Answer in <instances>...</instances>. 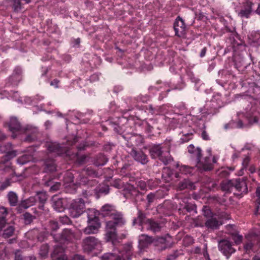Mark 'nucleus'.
Listing matches in <instances>:
<instances>
[{"mask_svg": "<svg viewBox=\"0 0 260 260\" xmlns=\"http://www.w3.org/2000/svg\"><path fill=\"white\" fill-rule=\"evenodd\" d=\"M101 213L103 216H109L111 220L106 222V240L114 243L116 239V227L121 226L125 223L123 215L117 211L114 207L109 204L103 206L101 209Z\"/></svg>", "mask_w": 260, "mask_h": 260, "instance_id": "obj_1", "label": "nucleus"}, {"mask_svg": "<svg viewBox=\"0 0 260 260\" xmlns=\"http://www.w3.org/2000/svg\"><path fill=\"white\" fill-rule=\"evenodd\" d=\"M150 153L152 158L158 157L165 165L172 160V157L170 154V148L160 144L153 146L150 149Z\"/></svg>", "mask_w": 260, "mask_h": 260, "instance_id": "obj_2", "label": "nucleus"}, {"mask_svg": "<svg viewBox=\"0 0 260 260\" xmlns=\"http://www.w3.org/2000/svg\"><path fill=\"white\" fill-rule=\"evenodd\" d=\"M132 246L131 244H126L122 246L120 249L122 250L117 253L116 250L114 253H108L103 255L102 260H129L132 255Z\"/></svg>", "mask_w": 260, "mask_h": 260, "instance_id": "obj_3", "label": "nucleus"}, {"mask_svg": "<svg viewBox=\"0 0 260 260\" xmlns=\"http://www.w3.org/2000/svg\"><path fill=\"white\" fill-rule=\"evenodd\" d=\"M87 215L88 226L83 229V232L86 235L95 234L101 226L98 214L94 210H88Z\"/></svg>", "mask_w": 260, "mask_h": 260, "instance_id": "obj_4", "label": "nucleus"}, {"mask_svg": "<svg viewBox=\"0 0 260 260\" xmlns=\"http://www.w3.org/2000/svg\"><path fill=\"white\" fill-rule=\"evenodd\" d=\"M224 34L228 33V39L232 45L234 52L242 51L245 49L244 42L239 39V35L236 31L235 28H230L228 26L225 27Z\"/></svg>", "mask_w": 260, "mask_h": 260, "instance_id": "obj_5", "label": "nucleus"}, {"mask_svg": "<svg viewBox=\"0 0 260 260\" xmlns=\"http://www.w3.org/2000/svg\"><path fill=\"white\" fill-rule=\"evenodd\" d=\"M246 241L244 245V249L247 253L253 250V247L256 244L259 247L260 232L253 231L249 232L245 236Z\"/></svg>", "mask_w": 260, "mask_h": 260, "instance_id": "obj_6", "label": "nucleus"}, {"mask_svg": "<svg viewBox=\"0 0 260 260\" xmlns=\"http://www.w3.org/2000/svg\"><path fill=\"white\" fill-rule=\"evenodd\" d=\"M208 156L201 158L197 162L196 166L200 171H210L213 168V163H216L217 158L215 156H213L212 160V154L211 150L209 149Z\"/></svg>", "mask_w": 260, "mask_h": 260, "instance_id": "obj_7", "label": "nucleus"}, {"mask_svg": "<svg viewBox=\"0 0 260 260\" xmlns=\"http://www.w3.org/2000/svg\"><path fill=\"white\" fill-rule=\"evenodd\" d=\"M85 209V202L81 199H77L73 201L69 209L70 215L73 218L80 216L84 212Z\"/></svg>", "mask_w": 260, "mask_h": 260, "instance_id": "obj_8", "label": "nucleus"}, {"mask_svg": "<svg viewBox=\"0 0 260 260\" xmlns=\"http://www.w3.org/2000/svg\"><path fill=\"white\" fill-rule=\"evenodd\" d=\"M82 247L84 251L89 252L95 249L101 250L102 244L95 237L88 236L83 240Z\"/></svg>", "mask_w": 260, "mask_h": 260, "instance_id": "obj_9", "label": "nucleus"}, {"mask_svg": "<svg viewBox=\"0 0 260 260\" xmlns=\"http://www.w3.org/2000/svg\"><path fill=\"white\" fill-rule=\"evenodd\" d=\"M32 0H5L7 6L11 9L15 13H19L22 12L24 8V5L29 4Z\"/></svg>", "mask_w": 260, "mask_h": 260, "instance_id": "obj_10", "label": "nucleus"}, {"mask_svg": "<svg viewBox=\"0 0 260 260\" xmlns=\"http://www.w3.org/2000/svg\"><path fill=\"white\" fill-rule=\"evenodd\" d=\"M153 244L157 247L159 250H164L172 246L173 240L170 235H166L165 236L154 239Z\"/></svg>", "mask_w": 260, "mask_h": 260, "instance_id": "obj_11", "label": "nucleus"}, {"mask_svg": "<svg viewBox=\"0 0 260 260\" xmlns=\"http://www.w3.org/2000/svg\"><path fill=\"white\" fill-rule=\"evenodd\" d=\"M174 29L175 35L179 37H183L185 34L186 25L183 19L178 16L174 23Z\"/></svg>", "mask_w": 260, "mask_h": 260, "instance_id": "obj_12", "label": "nucleus"}, {"mask_svg": "<svg viewBox=\"0 0 260 260\" xmlns=\"http://www.w3.org/2000/svg\"><path fill=\"white\" fill-rule=\"evenodd\" d=\"M218 248L226 256L231 255L235 251L232 243L226 240H222L219 242Z\"/></svg>", "mask_w": 260, "mask_h": 260, "instance_id": "obj_13", "label": "nucleus"}, {"mask_svg": "<svg viewBox=\"0 0 260 260\" xmlns=\"http://www.w3.org/2000/svg\"><path fill=\"white\" fill-rule=\"evenodd\" d=\"M130 154L136 161L142 164H146L148 161L147 156L141 150L133 149Z\"/></svg>", "mask_w": 260, "mask_h": 260, "instance_id": "obj_14", "label": "nucleus"}, {"mask_svg": "<svg viewBox=\"0 0 260 260\" xmlns=\"http://www.w3.org/2000/svg\"><path fill=\"white\" fill-rule=\"evenodd\" d=\"M254 5L253 2L247 1L243 8H242L239 13V15L242 18H249L252 12V7Z\"/></svg>", "mask_w": 260, "mask_h": 260, "instance_id": "obj_15", "label": "nucleus"}, {"mask_svg": "<svg viewBox=\"0 0 260 260\" xmlns=\"http://www.w3.org/2000/svg\"><path fill=\"white\" fill-rule=\"evenodd\" d=\"M0 151L6 153L5 156L7 159H10L16 156V151L13 150L11 143L2 145L0 147Z\"/></svg>", "mask_w": 260, "mask_h": 260, "instance_id": "obj_16", "label": "nucleus"}, {"mask_svg": "<svg viewBox=\"0 0 260 260\" xmlns=\"http://www.w3.org/2000/svg\"><path fill=\"white\" fill-rule=\"evenodd\" d=\"M9 128L12 133V136L13 138H15L17 136V134L21 131V125L16 118H12L10 119V121L9 124Z\"/></svg>", "mask_w": 260, "mask_h": 260, "instance_id": "obj_17", "label": "nucleus"}, {"mask_svg": "<svg viewBox=\"0 0 260 260\" xmlns=\"http://www.w3.org/2000/svg\"><path fill=\"white\" fill-rule=\"evenodd\" d=\"M52 260H68L67 256L64 254L63 248L60 246L54 247L53 252L51 254Z\"/></svg>", "mask_w": 260, "mask_h": 260, "instance_id": "obj_18", "label": "nucleus"}, {"mask_svg": "<svg viewBox=\"0 0 260 260\" xmlns=\"http://www.w3.org/2000/svg\"><path fill=\"white\" fill-rule=\"evenodd\" d=\"M234 188L241 192L246 193L247 192V187L245 180L242 178H238L234 180Z\"/></svg>", "mask_w": 260, "mask_h": 260, "instance_id": "obj_19", "label": "nucleus"}, {"mask_svg": "<svg viewBox=\"0 0 260 260\" xmlns=\"http://www.w3.org/2000/svg\"><path fill=\"white\" fill-rule=\"evenodd\" d=\"M46 147L50 152L55 153L58 155L61 154L64 151L59 144L56 142H47Z\"/></svg>", "mask_w": 260, "mask_h": 260, "instance_id": "obj_20", "label": "nucleus"}, {"mask_svg": "<svg viewBox=\"0 0 260 260\" xmlns=\"http://www.w3.org/2000/svg\"><path fill=\"white\" fill-rule=\"evenodd\" d=\"M146 225L148 230L152 231L154 233H156L160 231L161 226L160 224L151 219H148L146 221Z\"/></svg>", "mask_w": 260, "mask_h": 260, "instance_id": "obj_21", "label": "nucleus"}, {"mask_svg": "<svg viewBox=\"0 0 260 260\" xmlns=\"http://www.w3.org/2000/svg\"><path fill=\"white\" fill-rule=\"evenodd\" d=\"M139 241L140 245L142 247H146L151 243L153 244L154 239L147 235L143 234L139 236Z\"/></svg>", "mask_w": 260, "mask_h": 260, "instance_id": "obj_22", "label": "nucleus"}, {"mask_svg": "<svg viewBox=\"0 0 260 260\" xmlns=\"http://www.w3.org/2000/svg\"><path fill=\"white\" fill-rule=\"evenodd\" d=\"M148 219H146L145 214L142 212L141 210H139L138 212V216L135 218L133 220V225L139 224V225L142 226L143 224L146 225V221Z\"/></svg>", "mask_w": 260, "mask_h": 260, "instance_id": "obj_23", "label": "nucleus"}, {"mask_svg": "<svg viewBox=\"0 0 260 260\" xmlns=\"http://www.w3.org/2000/svg\"><path fill=\"white\" fill-rule=\"evenodd\" d=\"M8 213V210L6 208L0 206V230L3 229L7 223L6 218Z\"/></svg>", "mask_w": 260, "mask_h": 260, "instance_id": "obj_24", "label": "nucleus"}, {"mask_svg": "<svg viewBox=\"0 0 260 260\" xmlns=\"http://www.w3.org/2000/svg\"><path fill=\"white\" fill-rule=\"evenodd\" d=\"M52 206L53 208L57 212H62L64 209L63 200L61 199H54Z\"/></svg>", "mask_w": 260, "mask_h": 260, "instance_id": "obj_25", "label": "nucleus"}, {"mask_svg": "<svg viewBox=\"0 0 260 260\" xmlns=\"http://www.w3.org/2000/svg\"><path fill=\"white\" fill-rule=\"evenodd\" d=\"M222 223L215 218L209 219L205 222V225L209 228L212 229H217Z\"/></svg>", "mask_w": 260, "mask_h": 260, "instance_id": "obj_26", "label": "nucleus"}, {"mask_svg": "<svg viewBox=\"0 0 260 260\" xmlns=\"http://www.w3.org/2000/svg\"><path fill=\"white\" fill-rule=\"evenodd\" d=\"M15 228L13 225H8L6 229H4L2 236L4 238H9L15 234Z\"/></svg>", "mask_w": 260, "mask_h": 260, "instance_id": "obj_27", "label": "nucleus"}, {"mask_svg": "<svg viewBox=\"0 0 260 260\" xmlns=\"http://www.w3.org/2000/svg\"><path fill=\"white\" fill-rule=\"evenodd\" d=\"M234 180H224L221 183V187L223 190L230 191L234 187Z\"/></svg>", "mask_w": 260, "mask_h": 260, "instance_id": "obj_28", "label": "nucleus"}, {"mask_svg": "<svg viewBox=\"0 0 260 260\" xmlns=\"http://www.w3.org/2000/svg\"><path fill=\"white\" fill-rule=\"evenodd\" d=\"M61 237L67 241H72L75 238V235L71 230L65 229L61 234Z\"/></svg>", "mask_w": 260, "mask_h": 260, "instance_id": "obj_29", "label": "nucleus"}, {"mask_svg": "<svg viewBox=\"0 0 260 260\" xmlns=\"http://www.w3.org/2000/svg\"><path fill=\"white\" fill-rule=\"evenodd\" d=\"M36 199L34 197H31L29 198L28 199L23 201L20 206L21 207L24 208L25 209H27L29 207H31L35 204L36 203Z\"/></svg>", "mask_w": 260, "mask_h": 260, "instance_id": "obj_30", "label": "nucleus"}, {"mask_svg": "<svg viewBox=\"0 0 260 260\" xmlns=\"http://www.w3.org/2000/svg\"><path fill=\"white\" fill-rule=\"evenodd\" d=\"M8 198L11 206H15L17 204L18 197L15 192H10L8 194Z\"/></svg>", "mask_w": 260, "mask_h": 260, "instance_id": "obj_31", "label": "nucleus"}, {"mask_svg": "<svg viewBox=\"0 0 260 260\" xmlns=\"http://www.w3.org/2000/svg\"><path fill=\"white\" fill-rule=\"evenodd\" d=\"M250 39L257 45H260V30L252 31L250 35Z\"/></svg>", "mask_w": 260, "mask_h": 260, "instance_id": "obj_32", "label": "nucleus"}, {"mask_svg": "<svg viewBox=\"0 0 260 260\" xmlns=\"http://www.w3.org/2000/svg\"><path fill=\"white\" fill-rule=\"evenodd\" d=\"M49 246L48 244H43L40 248L39 255L42 258H45L48 255Z\"/></svg>", "mask_w": 260, "mask_h": 260, "instance_id": "obj_33", "label": "nucleus"}, {"mask_svg": "<svg viewBox=\"0 0 260 260\" xmlns=\"http://www.w3.org/2000/svg\"><path fill=\"white\" fill-rule=\"evenodd\" d=\"M191 186V183L187 179H184L178 184V188L180 190H183L187 188H190Z\"/></svg>", "mask_w": 260, "mask_h": 260, "instance_id": "obj_34", "label": "nucleus"}, {"mask_svg": "<svg viewBox=\"0 0 260 260\" xmlns=\"http://www.w3.org/2000/svg\"><path fill=\"white\" fill-rule=\"evenodd\" d=\"M192 168L185 165L181 166L179 168V172L182 174H190L192 173Z\"/></svg>", "mask_w": 260, "mask_h": 260, "instance_id": "obj_35", "label": "nucleus"}, {"mask_svg": "<svg viewBox=\"0 0 260 260\" xmlns=\"http://www.w3.org/2000/svg\"><path fill=\"white\" fill-rule=\"evenodd\" d=\"M107 161L108 159L104 155L100 154L99 155L96 159L95 164L98 166H103L107 162Z\"/></svg>", "mask_w": 260, "mask_h": 260, "instance_id": "obj_36", "label": "nucleus"}, {"mask_svg": "<svg viewBox=\"0 0 260 260\" xmlns=\"http://www.w3.org/2000/svg\"><path fill=\"white\" fill-rule=\"evenodd\" d=\"M46 171L53 172L56 170V165L53 161L46 162L45 165Z\"/></svg>", "mask_w": 260, "mask_h": 260, "instance_id": "obj_37", "label": "nucleus"}, {"mask_svg": "<svg viewBox=\"0 0 260 260\" xmlns=\"http://www.w3.org/2000/svg\"><path fill=\"white\" fill-rule=\"evenodd\" d=\"M37 196L40 202L42 204H44L47 199L46 193L43 192L38 193Z\"/></svg>", "mask_w": 260, "mask_h": 260, "instance_id": "obj_38", "label": "nucleus"}, {"mask_svg": "<svg viewBox=\"0 0 260 260\" xmlns=\"http://www.w3.org/2000/svg\"><path fill=\"white\" fill-rule=\"evenodd\" d=\"M64 181L68 183L74 181V176L71 172H67L64 177Z\"/></svg>", "mask_w": 260, "mask_h": 260, "instance_id": "obj_39", "label": "nucleus"}, {"mask_svg": "<svg viewBox=\"0 0 260 260\" xmlns=\"http://www.w3.org/2000/svg\"><path fill=\"white\" fill-rule=\"evenodd\" d=\"M188 152L190 154H194V152H197L196 153L199 155L200 154V148L197 147L195 148L194 146L191 144L188 147Z\"/></svg>", "mask_w": 260, "mask_h": 260, "instance_id": "obj_40", "label": "nucleus"}, {"mask_svg": "<svg viewBox=\"0 0 260 260\" xmlns=\"http://www.w3.org/2000/svg\"><path fill=\"white\" fill-rule=\"evenodd\" d=\"M24 219L25 224H30L34 219V217L30 214L26 213L24 214Z\"/></svg>", "mask_w": 260, "mask_h": 260, "instance_id": "obj_41", "label": "nucleus"}, {"mask_svg": "<svg viewBox=\"0 0 260 260\" xmlns=\"http://www.w3.org/2000/svg\"><path fill=\"white\" fill-rule=\"evenodd\" d=\"M232 239L236 244H239L242 241V236L239 234H235L232 236Z\"/></svg>", "mask_w": 260, "mask_h": 260, "instance_id": "obj_42", "label": "nucleus"}, {"mask_svg": "<svg viewBox=\"0 0 260 260\" xmlns=\"http://www.w3.org/2000/svg\"><path fill=\"white\" fill-rule=\"evenodd\" d=\"M83 175H87L88 176L94 175L95 174L94 171L90 168H87L82 172Z\"/></svg>", "mask_w": 260, "mask_h": 260, "instance_id": "obj_43", "label": "nucleus"}, {"mask_svg": "<svg viewBox=\"0 0 260 260\" xmlns=\"http://www.w3.org/2000/svg\"><path fill=\"white\" fill-rule=\"evenodd\" d=\"M49 226H50V228L52 231H56L57 229H58V223L56 221H50L49 222Z\"/></svg>", "mask_w": 260, "mask_h": 260, "instance_id": "obj_44", "label": "nucleus"}, {"mask_svg": "<svg viewBox=\"0 0 260 260\" xmlns=\"http://www.w3.org/2000/svg\"><path fill=\"white\" fill-rule=\"evenodd\" d=\"M59 221L62 224H69L70 222V218L67 216H63L59 218Z\"/></svg>", "mask_w": 260, "mask_h": 260, "instance_id": "obj_45", "label": "nucleus"}, {"mask_svg": "<svg viewBox=\"0 0 260 260\" xmlns=\"http://www.w3.org/2000/svg\"><path fill=\"white\" fill-rule=\"evenodd\" d=\"M192 135L191 133H187L183 135V137L181 138V140L183 142H187L188 140L192 139Z\"/></svg>", "mask_w": 260, "mask_h": 260, "instance_id": "obj_46", "label": "nucleus"}, {"mask_svg": "<svg viewBox=\"0 0 260 260\" xmlns=\"http://www.w3.org/2000/svg\"><path fill=\"white\" fill-rule=\"evenodd\" d=\"M166 175H168L169 177H171L172 175L171 170L168 168H166L164 169L162 176L165 177Z\"/></svg>", "mask_w": 260, "mask_h": 260, "instance_id": "obj_47", "label": "nucleus"}, {"mask_svg": "<svg viewBox=\"0 0 260 260\" xmlns=\"http://www.w3.org/2000/svg\"><path fill=\"white\" fill-rule=\"evenodd\" d=\"M155 197V195L153 193H150L147 196V199L149 204H150L154 201Z\"/></svg>", "mask_w": 260, "mask_h": 260, "instance_id": "obj_48", "label": "nucleus"}, {"mask_svg": "<svg viewBox=\"0 0 260 260\" xmlns=\"http://www.w3.org/2000/svg\"><path fill=\"white\" fill-rule=\"evenodd\" d=\"M27 157L26 155H23L20 158L18 159V162L20 164H25L28 160H26Z\"/></svg>", "mask_w": 260, "mask_h": 260, "instance_id": "obj_49", "label": "nucleus"}, {"mask_svg": "<svg viewBox=\"0 0 260 260\" xmlns=\"http://www.w3.org/2000/svg\"><path fill=\"white\" fill-rule=\"evenodd\" d=\"M138 186L142 190H144L146 188V183L144 181H139Z\"/></svg>", "mask_w": 260, "mask_h": 260, "instance_id": "obj_50", "label": "nucleus"}, {"mask_svg": "<svg viewBox=\"0 0 260 260\" xmlns=\"http://www.w3.org/2000/svg\"><path fill=\"white\" fill-rule=\"evenodd\" d=\"M255 193L257 198L256 201L258 204H260V186L256 188Z\"/></svg>", "mask_w": 260, "mask_h": 260, "instance_id": "obj_51", "label": "nucleus"}, {"mask_svg": "<svg viewBox=\"0 0 260 260\" xmlns=\"http://www.w3.org/2000/svg\"><path fill=\"white\" fill-rule=\"evenodd\" d=\"M36 138V137L34 135H33L32 136L28 135L25 138V141L26 142H31L35 141Z\"/></svg>", "mask_w": 260, "mask_h": 260, "instance_id": "obj_52", "label": "nucleus"}, {"mask_svg": "<svg viewBox=\"0 0 260 260\" xmlns=\"http://www.w3.org/2000/svg\"><path fill=\"white\" fill-rule=\"evenodd\" d=\"M202 150L200 148V154L199 155H198L196 153L197 152H194V154H191L192 155V156L193 157H196V159H197V162L199 160V159H200L201 158V156H202Z\"/></svg>", "mask_w": 260, "mask_h": 260, "instance_id": "obj_53", "label": "nucleus"}, {"mask_svg": "<svg viewBox=\"0 0 260 260\" xmlns=\"http://www.w3.org/2000/svg\"><path fill=\"white\" fill-rule=\"evenodd\" d=\"M10 185V181L9 180H7L5 182H4L2 184L1 186V188L2 189H4L6 188H7L8 186H9Z\"/></svg>", "mask_w": 260, "mask_h": 260, "instance_id": "obj_54", "label": "nucleus"}, {"mask_svg": "<svg viewBox=\"0 0 260 260\" xmlns=\"http://www.w3.org/2000/svg\"><path fill=\"white\" fill-rule=\"evenodd\" d=\"M202 137L205 140H209V137L205 131H203L202 133Z\"/></svg>", "mask_w": 260, "mask_h": 260, "instance_id": "obj_55", "label": "nucleus"}, {"mask_svg": "<svg viewBox=\"0 0 260 260\" xmlns=\"http://www.w3.org/2000/svg\"><path fill=\"white\" fill-rule=\"evenodd\" d=\"M73 260H85L83 256L79 254H76L74 256Z\"/></svg>", "mask_w": 260, "mask_h": 260, "instance_id": "obj_56", "label": "nucleus"}, {"mask_svg": "<svg viewBox=\"0 0 260 260\" xmlns=\"http://www.w3.org/2000/svg\"><path fill=\"white\" fill-rule=\"evenodd\" d=\"M207 48L206 47H204L201 51L200 56L201 57H203L205 56L206 51H207Z\"/></svg>", "mask_w": 260, "mask_h": 260, "instance_id": "obj_57", "label": "nucleus"}, {"mask_svg": "<svg viewBox=\"0 0 260 260\" xmlns=\"http://www.w3.org/2000/svg\"><path fill=\"white\" fill-rule=\"evenodd\" d=\"M86 158V156L85 155L81 156L79 158V160L80 163H83L85 161V159Z\"/></svg>", "mask_w": 260, "mask_h": 260, "instance_id": "obj_58", "label": "nucleus"}, {"mask_svg": "<svg viewBox=\"0 0 260 260\" xmlns=\"http://www.w3.org/2000/svg\"><path fill=\"white\" fill-rule=\"evenodd\" d=\"M63 59L67 61V63L71 60V57L69 55H65L63 56Z\"/></svg>", "mask_w": 260, "mask_h": 260, "instance_id": "obj_59", "label": "nucleus"}, {"mask_svg": "<svg viewBox=\"0 0 260 260\" xmlns=\"http://www.w3.org/2000/svg\"><path fill=\"white\" fill-rule=\"evenodd\" d=\"M58 81L57 80H54L51 82V85H54L56 87H58Z\"/></svg>", "mask_w": 260, "mask_h": 260, "instance_id": "obj_60", "label": "nucleus"}, {"mask_svg": "<svg viewBox=\"0 0 260 260\" xmlns=\"http://www.w3.org/2000/svg\"><path fill=\"white\" fill-rule=\"evenodd\" d=\"M22 256L19 254V253H16L15 254V260H22Z\"/></svg>", "mask_w": 260, "mask_h": 260, "instance_id": "obj_61", "label": "nucleus"}, {"mask_svg": "<svg viewBox=\"0 0 260 260\" xmlns=\"http://www.w3.org/2000/svg\"><path fill=\"white\" fill-rule=\"evenodd\" d=\"M184 208L188 212L190 211L193 209V207H190L188 205H185Z\"/></svg>", "mask_w": 260, "mask_h": 260, "instance_id": "obj_62", "label": "nucleus"}, {"mask_svg": "<svg viewBox=\"0 0 260 260\" xmlns=\"http://www.w3.org/2000/svg\"><path fill=\"white\" fill-rule=\"evenodd\" d=\"M255 13L260 16V4H258V7L255 11Z\"/></svg>", "mask_w": 260, "mask_h": 260, "instance_id": "obj_63", "label": "nucleus"}, {"mask_svg": "<svg viewBox=\"0 0 260 260\" xmlns=\"http://www.w3.org/2000/svg\"><path fill=\"white\" fill-rule=\"evenodd\" d=\"M204 257L207 260H211L209 254L207 253V251L204 253Z\"/></svg>", "mask_w": 260, "mask_h": 260, "instance_id": "obj_64", "label": "nucleus"}]
</instances>
